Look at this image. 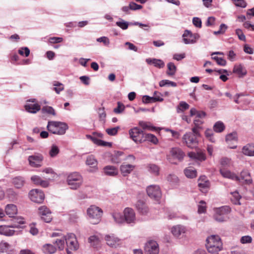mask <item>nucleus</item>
<instances>
[{
    "instance_id": "nucleus-1",
    "label": "nucleus",
    "mask_w": 254,
    "mask_h": 254,
    "mask_svg": "<svg viewBox=\"0 0 254 254\" xmlns=\"http://www.w3.org/2000/svg\"><path fill=\"white\" fill-rule=\"evenodd\" d=\"M205 245L208 252L212 254H218L223 248L222 242L218 235L208 237Z\"/></svg>"
},
{
    "instance_id": "nucleus-2",
    "label": "nucleus",
    "mask_w": 254,
    "mask_h": 254,
    "mask_svg": "<svg viewBox=\"0 0 254 254\" xmlns=\"http://www.w3.org/2000/svg\"><path fill=\"white\" fill-rule=\"evenodd\" d=\"M103 211L99 207L91 205L86 209V218L90 223L95 225L101 220Z\"/></svg>"
},
{
    "instance_id": "nucleus-3",
    "label": "nucleus",
    "mask_w": 254,
    "mask_h": 254,
    "mask_svg": "<svg viewBox=\"0 0 254 254\" xmlns=\"http://www.w3.org/2000/svg\"><path fill=\"white\" fill-rule=\"evenodd\" d=\"M199 136V133L196 127L192 128V132H186L182 137V141L188 147L194 148L198 145L197 137Z\"/></svg>"
},
{
    "instance_id": "nucleus-4",
    "label": "nucleus",
    "mask_w": 254,
    "mask_h": 254,
    "mask_svg": "<svg viewBox=\"0 0 254 254\" xmlns=\"http://www.w3.org/2000/svg\"><path fill=\"white\" fill-rule=\"evenodd\" d=\"M47 127L50 132L58 135L64 134L68 128L67 124L58 121H49Z\"/></svg>"
},
{
    "instance_id": "nucleus-5",
    "label": "nucleus",
    "mask_w": 254,
    "mask_h": 254,
    "mask_svg": "<svg viewBox=\"0 0 254 254\" xmlns=\"http://www.w3.org/2000/svg\"><path fill=\"white\" fill-rule=\"evenodd\" d=\"M66 182L70 189L77 190L83 184V179L80 173L74 172L67 176Z\"/></svg>"
},
{
    "instance_id": "nucleus-6",
    "label": "nucleus",
    "mask_w": 254,
    "mask_h": 254,
    "mask_svg": "<svg viewBox=\"0 0 254 254\" xmlns=\"http://www.w3.org/2000/svg\"><path fill=\"white\" fill-rule=\"evenodd\" d=\"M148 196L152 200L159 203L162 197V191L160 187L156 185L148 186L146 189Z\"/></svg>"
},
{
    "instance_id": "nucleus-7",
    "label": "nucleus",
    "mask_w": 254,
    "mask_h": 254,
    "mask_svg": "<svg viewBox=\"0 0 254 254\" xmlns=\"http://www.w3.org/2000/svg\"><path fill=\"white\" fill-rule=\"evenodd\" d=\"M231 209L228 206H223L214 209V218L215 220L219 222L226 221L227 214L230 212Z\"/></svg>"
},
{
    "instance_id": "nucleus-8",
    "label": "nucleus",
    "mask_w": 254,
    "mask_h": 254,
    "mask_svg": "<svg viewBox=\"0 0 254 254\" xmlns=\"http://www.w3.org/2000/svg\"><path fill=\"white\" fill-rule=\"evenodd\" d=\"M64 239L67 247L66 249V252L68 254L70 253L69 252L68 249L71 250L76 251L79 248V245L75 235L73 233H68L64 236Z\"/></svg>"
},
{
    "instance_id": "nucleus-9",
    "label": "nucleus",
    "mask_w": 254,
    "mask_h": 254,
    "mask_svg": "<svg viewBox=\"0 0 254 254\" xmlns=\"http://www.w3.org/2000/svg\"><path fill=\"white\" fill-rule=\"evenodd\" d=\"M128 133L130 137L136 143H141L143 141L144 132L137 127H134L129 130Z\"/></svg>"
},
{
    "instance_id": "nucleus-10",
    "label": "nucleus",
    "mask_w": 254,
    "mask_h": 254,
    "mask_svg": "<svg viewBox=\"0 0 254 254\" xmlns=\"http://www.w3.org/2000/svg\"><path fill=\"white\" fill-rule=\"evenodd\" d=\"M43 160V155L39 153H35L28 158L29 165L34 168H39L42 166Z\"/></svg>"
},
{
    "instance_id": "nucleus-11",
    "label": "nucleus",
    "mask_w": 254,
    "mask_h": 254,
    "mask_svg": "<svg viewBox=\"0 0 254 254\" xmlns=\"http://www.w3.org/2000/svg\"><path fill=\"white\" fill-rule=\"evenodd\" d=\"M159 252V245L155 241L150 240L145 244V254H158Z\"/></svg>"
},
{
    "instance_id": "nucleus-12",
    "label": "nucleus",
    "mask_w": 254,
    "mask_h": 254,
    "mask_svg": "<svg viewBox=\"0 0 254 254\" xmlns=\"http://www.w3.org/2000/svg\"><path fill=\"white\" fill-rule=\"evenodd\" d=\"M29 196L31 201L38 203H42L45 198L44 192L38 189H33L30 190Z\"/></svg>"
},
{
    "instance_id": "nucleus-13",
    "label": "nucleus",
    "mask_w": 254,
    "mask_h": 254,
    "mask_svg": "<svg viewBox=\"0 0 254 254\" xmlns=\"http://www.w3.org/2000/svg\"><path fill=\"white\" fill-rule=\"evenodd\" d=\"M183 41L186 44H191L196 43L200 36L197 33L193 34L190 31L186 30L183 34Z\"/></svg>"
},
{
    "instance_id": "nucleus-14",
    "label": "nucleus",
    "mask_w": 254,
    "mask_h": 254,
    "mask_svg": "<svg viewBox=\"0 0 254 254\" xmlns=\"http://www.w3.org/2000/svg\"><path fill=\"white\" fill-rule=\"evenodd\" d=\"M124 215L125 221L127 224H134L136 222L135 213L133 209L127 207L124 209Z\"/></svg>"
},
{
    "instance_id": "nucleus-15",
    "label": "nucleus",
    "mask_w": 254,
    "mask_h": 254,
    "mask_svg": "<svg viewBox=\"0 0 254 254\" xmlns=\"http://www.w3.org/2000/svg\"><path fill=\"white\" fill-rule=\"evenodd\" d=\"M105 240L107 244L112 248H116L120 244V239L113 234L105 235Z\"/></svg>"
},
{
    "instance_id": "nucleus-16",
    "label": "nucleus",
    "mask_w": 254,
    "mask_h": 254,
    "mask_svg": "<svg viewBox=\"0 0 254 254\" xmlns=\"http://www.w3.org/2000/svg\"><path fill=\"white\" fill-rule=\"evenodd\" d=\"M225 140L230 148H236L237 145H233V144H236L238 142V134L237 132L233 131L231 133H228L226 136Z\"/></svg>"
},
{
    "instance_id": "nucleus-17",
    "label": "nucleus",
    "mask_w": 254,
    "mask_h": 254,
    "mask_svg": "<svg viewBox=\"0 0 254 254\" xmlns=\"http://www.w3.org/2000/svg\"><path fill=\"white\" fill-rule=\"evenodd\" d=\"M41 218L46 222L49 223L52 220L51 212L46 206H42L38 209Z\"/></svg>"
},
{
    "instance_id": "nucleus-18",
    "label": "nucleus",
    "mask_w": 254,
    "mask_h": 254,
    "mask_svg": "<svg viewBox=\"0 0 254 254\" xmlns=\"http://www.w3.org/2000/svg\"><path fill=\"white\" fill-rule=\"evenodd\" d=\"M124 153L122 151H118L115 152V154L112 158V161L115 163H119L122 161L124 160H127L128 159H131L134 161L135 159V157L132 155H129L126 158L122 157Z\"/></svg>"
},
{
    "instance_id": "nucleus-19",
    "label": "nucleus",
    "mask_w": 254,
    "mask_h": 254,
    "mask_svg": "<svg viewBox=\"0 0 254 254\" xmlns=\"http://www.w3.org/2000/svg\"><path fill=\"white\" fill-rule=\"evenodd\" d=\"M0 253L1 254H15L12 246L4 241H1L0 243Z\"/></svg>"
},
{
    "instance_id": "nucleus-20",
    "label": "nucleus",
    "mask_w": 254,
    "mask_h": 254,
    "mask_svg": "<svg viewBox=\"0 0 254 254\" xmlns=\"http://www.w3.org/2000/svg\"><path fill=\"white\" fill-rule=\"evenodd\" d=\"M239 178L240 179V181H237L244 184L249 185L253 183V180L250 173L248 170H243L241 172L240 177H239Z\"/></svg>"
},
{
    "instance_id": "nucleus-21",
    "label": "nucleus",
    "mask_w": 254,
    "mask_h": 254,
    "mask_svg": "<svg viewBox=\"0 0 254 254\" xmlns=\"http://www.w3.org/2000/svg\"><path fill=\"white\" fill-rule=\"evenodd\" d=\"M97 164V160L96 159L94 156L90 155L87 157L86 164L92 168L89 170V172H93L97 171L98 170Z\"/></svg>"
},
{
    "instance_id": "nucleus-22",
    "label": "nucleus",
    "mask_w": 254,
    "mask_h": 254,
    "mask_svg": "<svg viewBox=\"0 0 254 254\" xmlns=\"http://www.w3.org/2000/svg\"><path fill=\"white\" fill-rule=\"evenodd\" d=\"M170 154L174 159L179 161H182L185 155L184 151L179 147L172 148L170 150Z\"/></svg>"
},
{
    "instance_id": "nucleus-23",
    "label": "nucleus",
    "mask_w": 254,
    "mask_h": 254,
    "mask_svg": "<svg viewBox=\"0 0 254 254\" xmlns=\"http://www.w3.org/2000/svg\"><path fill=\"white\" fill-rule=\"evenodd\" d=\"M12 228L11 224L10 225H1L0 226V234L8 237L13 236L15 231Z\"/></svg>"
},
{
    "instance_id": "nucleus-24",
    "label": "nucleus",
    "mask_w": 254,
    "mask_h": 254,
    "mask_svg": "<svg viewBox=\"0 0 254 254\" xmlns=\"http://www.w3.org/2000/svg\"><path fill=\"white\" fill-rule=\"evenodd\" d=\"M4 211L5 214L9 217H14L17 213V206L13 204H8L5 206Z\"/></svg>"
},
{
    "instance_id": "nucleus-25",
    "label": "nucleus",
    "mask_w": 254,
    "mask_h": 254,
    "mask_svg": "<svg viewBox=\"0 0 254 254\" xmlns=\"http://www.w3.org/2000/svg\"><path fill=\"white\" fill-rule=\"evenodd\" d=\"M103 172L105 175L111 177H115L118 175L119 173L118 168L112 165L104 167Z\"/></svg>"
},
{
    "instance_id": "nucleus-26",
    "label": "nucleus",
    "mask_w": 254,
    "mask_h": 254,
    "mask_svg": "<svg viewBox=\"0 0 254 254\" xmlns=\"http://www.w3.org/2000/svg\"><path fill=\"white\" fill-rule=\"evenodd\" d=\"M11 183L16 189H20L24 186L25 180L22 176H17L12 178Z\"/></svg>"
},
{
    "instance_id": "nucleus-27",
    "label": "nucleus",
    "mask_w": 254,
    "mask_h": 254,
    "mask_svg": "<svg viewBox=\"0 0 254 254\" xmlns=\"http://www.w3.org/2000/svg\"><path fill=\"white\" fill-rule=\"evenodd\" d=\"M220 172L221 175L224 178L230 179L234 181H240V179L238 176L229 170L220 169Z\"/></svg>"
},
{
    "instance_id": "nucleus-28",
    "label": "nucleus",
    "mask_w": 254,
    "mask_h": 254,
    "mask_svg": "<svg viewBox=\"0 0 254 254\" xmlns=\"http://www.w3.org/2000/svg\"><path fill=\"white\" fill-rule=\"evenodd\" d=\"M12 224H11L12 228H23V226H22L25 224V221L23 217L21 216H17L13 217Z\"/></svg>"
},
{
    "instance_id": "nucleus-29",
    "label": "nucleus",
    "mask_w": 254,
    "mask_h": 254,
    "mask_svg": "<svg viewBox=\"0 0 254 254\" xmlns=\"http://www.w3.org/2000/svg\"><path fill=\"white\" fill-rule=\"evenodd\" d=\"M135 207L139 213L141 214L145 215L148 212V208L143 200H138L135 204Z\"/></svg>"
},
{
    "instance_id": "nucleus-30",
    "label": "nucleus",
    "mask_w": 254,
    "mask_h": 254,
    "mask_svg": "<svg viewBox=\"0 0 254 254\" xmlns=\"http://www.w3.org/2000/svg\"><path fill=\"white\" fill-rule=\"evenodd\" d=\"M186 231V227L181 225L174 226L171 229L172 233L174 236L177 237H178L182 234L185 233Z\"/></svg>"
},
{
    "instance_id": "nucleus-31",
    "label": "nucleus",
    "mask_w": 254,
    "mask_h": 254,
    "mask_svg": "<svg viewBox=\"0 0 254 254\" xmlns=\"http://www.w3.org/2000/svg\"><path fill=\"white\" fill-rule=\"evenodd\" d=\"M4 193L10 201H14L17 199L18 194L13 188L7 189Z\"/></svg>"
},
{
    "instance_id": "nucleus-32",
    "label": "nucleus",
    "mask_w": 254,
    "mask_h": 254,
    "mask_svg": "<svg viewBox=\"0 0 254 254\" xmlns=\"http://www.w3.org/2000/svg\"><path fill=\"white\" fill-rule=\"evenodd\" d=\"M135 166L131 164H122L120 166V170L124 176H127L134 169Z\"/></svg>"
},
{
    "instance_id": "nucleus-33",
    "label": "nucleus",
    "mask_w": 254,
    "mask_h": 254,
    "mask_svg": "<svg viewBox=\"0 0 254 254\" xmlns=\"http://www.w3.org/2000/svg\"><path fill=\"white\" fill-rule=\"evenodd\" d=\"M31 180L35 185H40L41 186L46 188L49 186V182L48 181L42 180L40 177L34 175L31 177Z\"/></svg>"
},
{
    "instance_id": "nucleus-34",
    "label": "nucleus",
    "mask_w": 254,
    "mask_h": 254,
    "mask_svg": "<svg viewBox=\"0 0 254 254\" xmlns=\"http://www.w3.org/2000/svg\"><path fill=\"white\" fill-rule=\"evenodd\" d=\"M243 154L249 156H254V144H247L242 149Z\"/></svg>"
},
{
    "instance_id": "nucleus-35",
    "label": "nucleus",
    "mask_w": 254,
    "mask_h": 254,
    "mask_svg": "<svg viewBox=\"0 0 254 254\" xmlns=\"http://www.w3.org/2000/svg\"><path fill=\"white\" fill-rule=\"evenodd\" d=\"M146 62L149 64H153L154 66L157 68H161L164 67V62L160 59H146Z\"/></svg>"
},
{
    "instance_id": "nucleus-36",
    "label": "nucleus",
    "mask_w": 254,
    "mask_h": 254,
    "mask_svg": "<svg viewBox=\"0 0 254 254\" xmlns=\"http://www.w3.org/2000/svg\"><path fill=\"white\" fill-rule=\"evenodd\" d=\"M25 109L30 113H36L40 110V106L38 104L27 103L25 105Z\"/></svg>"
},
{
    "instance_id": "nucleus-37",
    "label": "nucleus",
    "mask_w": 254,
    "mask_h": 254,
    "mask_svg": "<svg viewBox=\"0 0 254 254\" xmlns=\"http://www.w3.org/2000/svg\"><path fill=\"white\" fill-rule=\"evenodd\" d=\"M198 187L202 192H204L205 190L208 188L209 186V182L205 180V177L203 176L199 178L198 180Z\"/></svg>"
},
{
    "instance_id": "nucleus-38",
    "label": "nucleus",
    "mask_w": 254,
    "mask_h": 254,
    "mask_svg": "<svg viewBox=\"0 0 254 254\" xmlns=\"http://www.w3.org/2000/svg\"><path fill=\"white\" fill-rule=\"evenodd\" d=\"M148 171L154 176H158L160 174L159 167L155 164H148L147 165Z\"/></svg>"
},
{
    "instance_id": "nucleus-39",
    "label": "nucleus",
    "mask_w": 254,
    "mask_h": 254,
    "mask_svg": "<svg viewBox=\"0 0 254 254\" xmlns=\"http://www.w3.org/2000/svg\"><path fill=\"white\" fill-rule=\"evenodd\" d=\"M188 156L191 159L201 161L205 160L204 154L201 152H190L188 153Z\"/></svg>"
},
{
    "instance_id": "nucleus-40",
    "label": "nucleus",
    "mask_w": 254,
    "mask_h": 254,
    "mask_svg": "<svg viewBox=\"0 0 254 254\" xmlns=\"http://www.w3.org/2000/svg\"><path fill=\"white\" fill-rule=\"evenodd\" d=\"M87 137L88 138H90L94 143L99 145V146H111L112 145L111 143L106 142L104 141H103L102 140L99 139L98 138H96L90 135H87Z\"/></svg>"
},
{
    "instance_id": "nucleus-41",
    "label": "nucleus",
    "mask_w": 254,
    "mask_h": 254,
    "mask_svg": "<svg viewBox=\"0 0 254 254\" xmlns=\"http://www.w3.org/2000/svg\"><path fill=\"white\" fill-rule=\"evenodd\" d=\"M115 222L119 224H122L125 222L124 215L120 213L114 212L112 214Z\"/></svg>"
},
{
    "instance_id": "nucleus-42",
    "label": "nucleus",
    "mask_w": 254,
    "mask_h": 254,
    "mask_svg": "<svg viewBox=\"0 0 254 254\" xmlns=\"http://www.w3.org/2000/svg\"><path fill=\"white\" fill-rule=\"evenodd\" d=\"M186 176L189 178H193L196 176V171L191 167L187 168L184 170Z\"/></svg>"
},
{
    "instance_id": "nucleus-43",
    "label": "nucleus",
    "mask_w": 254,
    "mask_h": 254,
    "mask_svg": "<svg viewBox=\"0 0 254 254\" xmlns=\"http://www.w3.org/2000/svg\"><path fill=\"white\" fill-rule=\"evenodd\" d=\"M148 141L154 144H156L158 140L157 138L153 134L151 133H144V135L143 137V141Z\"/></svg>"
},
{
    "instance_id": "nucleus-44",
    "label": "nucleus",
    "mask_w": 254,
    "mask_h": 254,
    "mask_svg": "<svg viewBox=\"0 0 254 254\" xmlns=\"http://www.w3.org/2000/svg\"><path fill=\"white\" fill-rule=\"evenodd\" d=\"M42 251L45 254H52L56 252V249L51 244H46L43 246Z\"/></svg>"
},
{
    "instance_id": "nucleus-45",
    "label": "nucleus",
    "mask_w": 254,
    "mask_h": 254,
    "mask_svg": "<svg viewBox=\"0 0 254 254\" xmlns=\"http://www.w3.org/2000/svg\"><path fill=\"white\" fill-rule=\"evenodd\" d=\"M166 179L169 184L173 187L177 186L179 183L178 178L174 174L168 175Z\"/></svg>"
},
{
    "instance_id": "nucleus-46",
    "label": "nucleus",
    "mask_w": 254,
    "mask_h": 254,
    "mask_svg": "<svg viewBox=\"0 0 254 254\" xmlns=\"http://www.w3.org/2000/svg\"><path fill=\"white\" fill-rule=\"evenodd\" d=\"M233 72L238 74L240 77H242L247 73L246 70L242 65L235 66Z\"/></svg>"
},
{
    "instance_id": "nucleus-47",
    "label": "nucleus",
    "mask_w": 254,
    "mask_h": 254,
    "mask_svg": "<svg viewBox=\"0 0 254 254\" xmlns=\"http://www.w3.org/2000/svg\"><path fill=\"white\" fill-rule=\"evenodd\" d=\"M168 70L166 72L167 74L169 76H173L175 74L177 70V67L174 63L170 62L167 64Z\"/></svg>"
},
{
    "instance_id": "nucleus-48",
    "label": "nucleus",
    "mask_w": 254,
    "mask_h": 254,
    "mask_svg": "<svg viewBox=\"0 0 254 254\" xmlns=\"http://www.w3.org/2000/svg\"><path fill=\"white\" fill-rule=\"evenodd\" d=\"M139 125L144 130H154L156 129V127H155L151 125V124L149 122H146L144 121H140L139 122Z\"/></svg>"
},
{
    "instance_id": "nucleus-49",
    "label": "nucleus",
    "mask_w": 254,
    "mask_h": 254,
    "mask_svg": "<svg viewBox=\"0 0 254 254\" xmlns=\"http://www.w3.org/2000/svg\"><path fill=\"white\" fill-rule=\"evenodd\" d=\"M225 128L224 123L221 121H218L213 126V130L216 132H221Z\"/></svg>"
},
{
    "instance_id": "nucleus-50",
    "label": "nucleus",
    "mask_w": 254,
    "mask_h": 254,
    "mask_svg": "<svg viewBox=\"0 0 254 254\" xmlns=\"http://www.w3.org/2000/svg\"><path fill=\"white\" fill-rule=\"evenodd\" d=\"M189 105L184 101H181L177 107L178 113H182L189 108Z\"/></svg>"
},
{
    "instance_id": "nucleus-51",
    "label": "nucleus",
    "mask_w": 254,
    "mask_h": 254,
    "mask_svg": "<svg viewBox=\"0 0 254 254\" xmlns=\"http://www.w3.org/2000/svg\"><path fill=\"white\" fill-rule=\"evenodd\" d=\"M231 194L232 195L231 197V201L235 204H241L240 202V199L241 198V195L239 194V192L237 191L232 192Z\"/></svg>"
},
{
    "instance_id": "nucleus-52",
    "label": "nucleus",
    "mask_w": 254,
    "mask_h": 254,
    "mask_svg": "<svg viewBox=\"0 0 254 254\" xmlns=\"http://www.w3.org/2000/svg\"><path fill=\"white\" fill-rule=\"evenodd\" d=\"M159 85L160 87L172 86L176 87L177 84L176 82L167 79L162 80L159 82Z\"/></svg>"
},
{
    "instance_id": "nucleus-53",
    "label": "nucleus",
    "mask_w": 254,
    "mask_h": 254,
    "mask_svg": "<svg viewBox=\"0 0 254 254\" xmlns=\"http://www.w3.org/2000/svg\"><path fill=\"white\" fill-rule=\"evenodd\" d=\"M88 242L91 246L96 247L99 244V239L97 236L93 235L88 238Z\"/></svg>"
},
{
    "instance_id": "nucleus-54",
    "label": "nucleus",
    "mask_w": 254,
    "mask_h": 254,
    "mask_svg": "<svg viewBox=\"0 0 254 254\" xmlns=\"http://www.w3.org/2000/svg\"><path fill=\"white\" fill-rule=\"evenodd\" d=\"M53 85L55 86L53 88V90H55L57 94H60V93L64 89V85L58 81H54Z\"/></svg>"
},
{
    "instance_id": "nucleus-55",
    "label": "nucleus",
    "mask_w": 254,
    "mask_h": 254,
    "mask_svg": "<svg viewBox=\"0 0 254 254\" xmlns=\"http://www.w3.org/2000/svg\"><path fill=\"white\" fill-rule=\"evenodd\" d=\"M120 21H117L116 23L117 26H119L123 30H126L128 28L129 25V23L127 21H126L122 19H120Z\"/></svg>"
},
{
    "instance_id": "nucleus-56",
    "label": "nucleus",
    "mask_w": 254,
    "mask_h": 254,
    "mask_svg": "<svg viewBox=\"0 0 254 254\" xmlns=\"http://www.w3.org/2000/svg\"><path fill=\"white\" fill-rule=\"evenodd\" d=\"M59 147L57 145L53 144L52 145L49 151V155L51 157H55L59 153Z\"/></svg>"
},
{
    "instance_id": "nucleus-57",
    "label": "nucleus",
    "mask_w": 254,
    "mask_h": 254,
    "mask_svg": "<svg viewBox=\"0 0 254 254\" xmlns=\"http://www.w3.org/2000/svg\"><path fill=\"white\" fill-rule=\"evenodd\" d=\"M18 54L21 56L27 57L30 54V50L27 47H21L18 51Z\"/></svg>"
},
{
    "instance_id": "nucleus-58",
    "label": "nucleus",
    "mask_w": 254,
    "mask_h": 254,
    "mask_svg": "<svg viewBox=\"0 0 254 254\" xmlns=\"http://www.w3.org/2000/svg\"><path fill=\"white\" fill-rule=\"evenodd\" d=\"M64 236L63 239H57L55 241V244L58 247L59 250H63L64 248L65 242Z\"/></svg>"
},
{
    "instance_id": "nucleus-59",
    "label": "nucleus",
    "mask_w": 254,
    "mask_h": 254,
    "mask_svg": "<svg viewBox=\"0 0 254 254\" xmlns=\"http://www.w3.org/2000/svg\"><path fill=\"white\" fill-rule=\"evenodd\" d=\"M206 137L212 142H215V139L213 136V131L212 129H207L205 131Z\"/></svg>"
},
{
    "instance_id": "nucleus-60",
    "label": "nucleus",
    "mask_w": 254,
    "mask_h": 254,
    "mask_svg": "<svg viewBox=\"0 0 254 254\" xmlns=\"http://www.w3.org/2000/svg\"><path fill=\"white\" fill-rule=\"evenodd\" d=\"M120 127H116L113 128H109L106 129V132L110 135H115L118 133Z\"/></svg>"
},
{
    "instance_id": "nucleus-61",
    "label": "nucleus",
    "mask_w": 254,
    "mask_h": 254,
    "mask_svg": "<svg viewBox=\"0 0 254 254\" xmlns=\"http://www.w3.org/2000/svg\"><path fill=\"white\" fill-rule=\"evenodd\" d=\"M63 41L62 37H51L48 39V41L51 44H57L62 42Z\"/></svg>"
},
{
    "instance_id": "nucleus-62",
    "label": "nucleus",
    "mask_w": 254,
    "mask_h": 254,
    "mask_svg": "<svg viewBox=\"0 0 254 254\" xmlns=\"http://www.w3.org/2000/svg\"><path fill=\"white\" fill-rule=\"evenodd\" d=\"M96 41L98 42H102L106 46H108L110 43L109 39L106 36H102L96 39Z\"/></svg>"
},
{
    "instance_id": "nucleus-63",
    "label": "nucleus",
    "mask_w": 254,
    "mask_h": 254,
    "mask_svg": "<svg viewBox=\"0 0 254 254\" xmlns=\"http://www.w3.org/2000/svg\"><path fill=\"white\" fill-rule=\"evenodd\" d=\"M125 109L124 105L121 103L118 102V106L114 109V112L117 114H120L123 112Z\"/></svg>"
},
{
    "instance_id": "nucleus-64",
    "label": "nucleus",
    "mask_w": 254,
    "mask_h": 254,
    "mask_svg": "<svg viewBox=\"0 0 254 254\" xmlns=\"http://www.w3.org/2000/svg\"><path fill=\"white\" fill-rule=\"evenodd\" d=\"M42 111L43 112H45L49 114L53 115L54 116L56 115V113H55V110L54 109V108L53 107H50V106L44 107L42 108Z\"/></svg>"
}]
</instances>
